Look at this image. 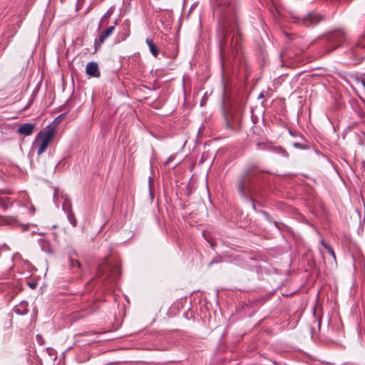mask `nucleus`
I'll return each mask as SVG.
<instances>
[{
    "label": "nucleus",
    "instance_id": "6",
    "mask_svg": "<svg viewBox=\"0 0 365 365\" xmlns=\"http://www.w3.org/2000/svg\"><path fill=\"white\" fill-rule=\"evenodd\" d=\"M115 26H110L103 30L94 41L95 51L101 48L106 39L108 38L115 31Z\"/></svg>",
    "mask_w": 365,
    "mask_h": 365
},
{
    "label": "nucleus",
    "instance_id": "25",
    "mask_svg": "<svg viewBox=\"0 0 365 365\" xmlns=\"http://www.w3.org/2000/svg\"><path fill=\"white\" fill-rule=\"evenodd\" d=\"M112 274H113L114 277H117L118 275V271L117 267L115 268V272Z\"/></svg>",
    "mask_w": 365,
    "mask_h": 365
},
{
    "label": "nucleus",
    "instance_id": "11",
    "mask_svg": "<svg viewBox=\"0 0 365 365\" xmlns=\"http://www.w3.org/2000/svg\"><path fill=\"white\" fill-rule=\"evenodd\" d=\"M14 310L19 315L26 314L29 312L28 303L22 302L19 305H16Z\"/></svg>",
    "mask_w": 365,
    "mask_h": 365
},
{
    "label": "nucleus",
    "instance_id": "12",
    "mask_svg": "<svg viewBox=\"0 0 365 365\" xmlns=\"http://www.w3.org/2000/svg\"><path fill=\"white\" fill-rule=\"evenodd\" d=\"M38 243L43 251L48 253H51L53 252L52 247L48 240L42 238L38 240Z\"/></svg>",
    "mask_w": 365,
    "mask_h": 365
},
{
    "label": "nucleus",
    "instance_id": "14",
    "mask_svg": "<svg viewBox=\"0 0 365 365\" xmlns=\"http://www.w3.org/2000/svg\"><path fill=\"white\" fill-rule=\"evenodd\" d=\"M358 47V44H356L354 46H351L349 51L346 53L350 55V62L353 63H359V61L356 58V52L355 51V48Z\"/></svg>",
    "mask_w": 365,
    "mask_h": 365
},
{
    "label": "nucleus",
    "instance_id": "22",
    "mask_svg": "<svg viewBox=\"0 0 365 365\" xmlns=\"http://www.w3.org/2000/svg\"><path fill=\"white\" fill-rule=\"evenodd\" d=\"M131 1H132V0H123V4L126 7H128V6H130Z\"/></svg>",
    "mask_w": 365,
    "mask_h": 365
},
{
    "label": "nucleus",
    "instance_id": "17",
    "mask_svg": "<svg viewBox=\"0 0 365 365\" xmlns=\"http://www.w3.org/2000/svg\"><path fill=\"white\" fill-rule=\"evenodd\" d=\"M11 205L10 198L8 197L0 196V206L3 209H7Z\"/></svg>",
    "mask_w": 365,
    "mask_h": 365
},
{
    "label": "nucleus",
    "instance_id": "9",
    "mask_svg": "<svg viewBox=\"0 0 365 365\" xmlns=\"http://www.w3.org/2000/svg\"><path fill=\"white\" fill-rule=\"evenodd\" d=\"M35 128L36 125L33 123H24L19 127L17 133L25 136H29L34 133Z\"/></svg>",
    "mask_w": 365,
    "mask_h": 365
},
{
    "label": "nucleus",
    "instance_id": "23",
    "mask_svg": "<svg viewBox=\"0 0 365 365\" xmlns=\"http://www.w3.org/2000/svg\"><path fill=\"white\" fill-rule=\"evenodd\" d=\"M358 83H361L363 87L365 88V78L357 79Z\"/></svg>",
    "mask_w": 365,
    "mask_h": 365
},
{
    "label": "nucleus",
    "instance_id": "16",
    "mask_svg": "<svg viewBox=\"0 0 365 365\" xmlns=\"http://www.w3.org/2000/svg\"><path fill=\"white\" fill-rule=\"evenodd\" d=\"M114 11V9L113 7H110L106 13L105 14L102 16L101 21H100V23H99V25H98V28L101 27V25L103 23H106L107 20L110 17V16L113 14Z\"/></svg>",
    "mask_w": 365,
    "mask_h": 365
},
{
    "label": "nucleus",
    "instance_id": "26",
    "mask_svg": "<svg viewBox=\"0 0 365 365\" xmlns=\"http://www.w3.org/2000/svg\"><path fill=\"white\" fill-rule=\"evenodd\" d=\"M263 96H264L263 93H260L258 98H262Z\"/></svg>",
    "mask_w": 365,
    "mask_h": 365
},
{
    "label": "nucleus",
    "instance_id": "4",
    "mask_svg": "<svg viewBox=\"0 0 365 365\" xmlns=\"http://www.w3.org/2000/svg\"><path fill=\"white\" fill-rule=\"evenodd\" d=\"M326 38L329 48V51H330L347 42L349 36L344 29L340 28L329 32L326 36Z\"/></svg>",
    "mask_w": 365,
    "mask_h": 365
},
{
    "label": "nucleus",
    "instance_id": "3",
    "mask_svg": "<svg viewBox=\"0 0 365 365\" xmlns=\"http://www.w3.org/2000/svg\"><path fill=\"white\" fill-rule=\"evenodd\" d=\"M56 131V125L53 123H51L43 128L36 136L34 146L37 148V155L38 156L46 151L53 138Z\"/></svg>",
    "mask_w": 365,
    "mask_h": 365
},
{
    "label": "nucleus",
    "instance_id": "8",
    "mask_svg": "<svg viewBox=\"0 0 365 365\" xmlns=\"http://www.w3.org/2000/svg\"><path fill=\"white\" fill-rule=\"evenodd\" d=\"M86 73L88 76L95 78H98L101 73L98 70V66L96 62H89L86 67Z\"/></svg>",
    "mask_w": 365,
    "mask_h": 365
},
{
    "label": "nucleus",
    "instance_id": "1",
    "mask_svg": "<svg viewBox=\"0 0 365 365\" xmlns=\"http://www.w3.org/2000/svg\"><path fill=\"white\" fill-rule=\"evenodd\" d=\"M263 182L262 170L254 163L245 168L237 178L235 187L241 197L252 200L253 195L259 192Z\"/></svg>",
    "mask_w": 365,
    "mask_h": 365
},
{
    "label": "nucleus",
    "instance_id": "24",
    "mask_svg": "<svg viewBox=\"0 0 365 365\" xmlns=\"http://www.w3.org/2000/svg\"><path fill=\"white\" fill-rule=\"evenodd\" d=\"M33 103V100H30L28 103V104L26 105V106L25 107V109H27Z\"/></svg>",
    "mask_w": 365,
    "mask_h": 365
},
{
    "label": "nucleus",
    "instance_id": "7",
    "mask_svg": "<svg viewBox=\"0 0 365 365\" xmlns=\"http://www.w3.org/2000/svg\"><path fill=\"white\" fill-rule=\"evenodd\" d=\"M71 202L68 201H66L63 205V209L67 214L68 220L73 227H76L77 225V220L75 217V215L71 210Z\"/></svg>",
    "mask_w": 365,
    "mask_h": 365
},
{
    "label": "nucleus",
    "instance_id": "19",
    "mask_svg": "<svg viewBox=\"0 0 365 365\" xmlns=\"http://www.w3.org/2000/svg\"><path fill=\"white\" fill-rule=\"evenodd\" d=\"M70 265L72 268H78L79 269L81 267V263L78 259H70Z\"/></svg>",
    "mask_w": 365,
    "mask_h": 365
},
{
    "label": "nucleus",
    "instance_id": "27",
    "mask_svg": "<svg viewBox=\"0 0 365 365\" xmlns=\"http://www.w3.org/2000/svg\"><path fill=\"white\" fill-rule=\"evenodd\" d=\"M172 160V158H169L168 160H167V163H169L170 161Z\"/></svg>",
    "mask_w": 365,
    "mask_h": 365
},
{
    "label": "nucleus",
    "instance_id": "13",
    "mask_svg": "<svg viewBox=\"0 0 365 365\" xmlns=\"http://www.w3.org/2000/svg\"><path fill=\"white\" fill-rule=\"evenodd\" d=\"M145 41L149 47L150 53L153 54V56H155L156 58L159 54V50H158L157 46L150 38H147Z\"/></svg>",
    "mask_w": 365,
    "mask_h": 365
},
{
    "label": "nucleus",
    "instance_id": "15",
    "mask_svg": "<svg viewBox=\"0 0 365 365\" xmlns=\"http://www.w3.org/2000/svg\"><path fill=\"white\" fill-rule=\"evenodd\" d=\"M321 245L327 250V252L331 256L334 261H336L335 252L331 247H330L324 240H321Z\"/></svg>",
    "mask_w": 365,
    "mask_h": 365
},
{
    "label": "nucleus",
    "instance_id": "2",
    "mask_svg": "<svg viewBox=\"0 0 365 365\" xmlns=\"http://www.w3.org/2000/svg\"><path fill=\"white\" fill-rule=\"evenodd\" d=\"M218 37L221 52L225 51L227 48L235 50L240 48L241 34L236 20L225 22Z\"/></svg>",
    "mask_w": 365,
    "mask_h": 365
},
{
    "label": "nucleus",
    "instance_id": "18",
    "mask_svg": "<svg viewBox=\"0 0 365 365\" xmlns=\"http://www.w3.org/2000/svg\"><path fill=\"white\" fill-rule=\"evenodd\" d=\"M274 150L275 153H278L279 155H282L284 156L287 158H289V153H287V151L284 148L281 147V146L275 147L274 148Z\"/></svg>",
    "mask_w": 365,
    "mask_h": 365
},
{
    "label": "nucleus",
    "instance_id": "21",
    "mask_svg": "<svg viewBox=\"0 0 365 365\" xmlns=\"http://www.w3.org/2000/svg\"><path fill=\"white\" fill-rule=\"evenodd\" d=\"M257 146L258 149H267V145L265 143H257Z\"/></svg>",
    "mask_w": 365,
    "mask_h": 365
},
{
    "label": "nucleus",
    "instance_id": "10",
    "mask_svg": "<svg viewBox=\"0 0 365 365\" xmlns=\"http://www.w3.org/2000/svg\"><path fill=\"white\" fill-rule=\"evenodd\" d=\"M225 120L227 128L234 130L235 128V124L238 120L233 116V113L232 112H230L229 113L225 114Z\"/></svg>",
    "mask_w": 365,
    "mask_h": 365
},
{
    "label": "nucleus",
    "instance_id": "5",
    "mask_svg": "<svg viewBox=\"0 0 365 365\" xmlns=\"http://www.w3.org/2000/svg\"><path fill=\"white\" fill-rule=\"evenodd\" d=\"M291 16L294 23L307 27L315 26L325 19L324 16L317 11L309 12L302 16L291 13Z\"/></svg>",
    "mask_w": 365,
    "mask_h": 365
},
{
    "label": "nucleus",
    "instance_id": "28",
    "mask_svg": "<svg viewBox=\"0 0 365 365\" xmlns=\"http://www.w3.org/2000/svg\"><path fill=\"white\" fill-rule=\"evenodd\" d=\"M228 6L231 4V2L226 3Z\"/></svg>",
    "mask_w": 365,
    "mask_h": 365
},
{
    "label": "nucleus",
    "instance_id": "20",
    "mask_svg": "<svg viewBox=\"0 0 365 365\" xmlns=\"http://www.w3.org/2000/svg\"><path fill=\"white\" fill-rule=\"evenodd\" d=\"M293 146L297 149L304 150L307 148V146L299 143H294Z\"/></svg>",
    "mask_w": 365,
    "mask_h": 365
}]
</instances>
